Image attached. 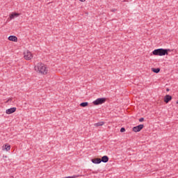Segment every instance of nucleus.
<instances>
[{
    "label": "nucleus",
    "instance_id": "nucleus-4",
    "mask_svg": "<svg viewBox=\"0 0 178 178\" xmlns=\"http://www.w3.org/2000/svg\"><path fill=\"white\" fill-rule=\"evenodd\" d=\"M106 102V99L105 98H99L97 100L93 102L94 105L98 106L103 104Z\"/></svg>",
    "mask_w": 178,
    "mask_h": 178
},
{
    "label": "nucleus",
    "instance_id": "nucleus-19",
    "mask_svg": "<svg viewBox=\"0 0 178 178\" xmlns=\"http://www.w3.org/2000/svg\"><path fill=\"white\" fill-rule=\"evenodd\" d=\"M81 2H84L86 0H79Z\"/></svg>",
    "mask_w": 178,
    "mask_h": 178
},
{
    "label": "nucleus",
    "instance_id": "nucleus-8",
    "mask_svg": "<svg viewBox=\"0 0 178 178\" xmlns=\"http://www.w3.org/2000/svg\"><path fill=\"white\" fill-rule=\"evenodd\" d=\"M10 145H8V144H5L3 146V148H2V150L4 151V150H6L7 152L10 151Z\"/></svg>",
    "mask_w": 178,
    "mask_h": 178
},
{
    "label": "nucleus",
    "instance_id": "nucleus-5",
    "mask_svg": "<svg viewBox=\"0 0 178 178\" xmlns=\"http://www.w3.org/2000/svg\"><path fill=\"white\" fill-rule=\"evenodd\" d=\"M144 128V125L143 124H140L137 127H135L133 128V131L134 132H139L140 131L143 129Z\"/></svg>",
    "mask_w": 178,
    "mask_h": 178
},
{
    "label": "nucleus",
    "instance_id": "nucleus-13",
    "mask_svg": "<svg viewBox=\"0 0 178 178\" xmlns=\"http://www.w3.org/2000/svg\"><path fill=\"white\" fill-rule=\"evenodd\" d=\"M104 124V122H100L95 124V127H101V126H103Z\"/></svg>",
    "mask_w": 178,
    "mask_h": 178
},
{
    "label": "nucleus",
    "instance_id": "nucleus-15",
    "mask_svg": "<svg viewBox=\"0 0 178 178\" xmlns=\"http://www.w3.org/2000/svg\"><path fill=\"white\" fill-rule=\"evenodd\" d=\"M88 105V102H83L80 104L81 107H86Z\"/></svg>",
    "mask_w": 178,
    "mask_h": 178
},
{
    "label": "nucleus",
    "instance_id": "nucleus-2",
    "mask_svg": "<svg viewBox=\"0 0 178 178\" xmlns=\"http://www.w3.org/2000/svg\"><path fill=\"white\" fill-rule=\"evenodd\" d=\"M168 51H170V49H156L152 54L154 56H164L168 55Z\"/></svg>",
    "mask_w": 178,
    "mask_h": 178
},
{
    "label": "nucleus",
    "instance_id": "nucleus-21",
    "mask_svg": "<svg viewBox=\"0 0 178 178\" xmlns=\"http://www.w3.org/2000/svg\"><path fill=\"white\" fill-rule=\"evenodd\" d=\"M10 99L8 100V102L10 101Z\"/></svg>",
    "mask_w": 178,
    "mask_h": 178
},
{
    "label": "nucleus",
    "instance_id": "nucleus-16",
    "mask_svg": "<svg viewBox=\"0 0 178 178\" xmlns=\"http://www.w3.org/2000/svg\"><path fill=\"white\" fill-rule=\"evenodd\" d=\"M79 177H80V175H74V176H71V177H66L65 178H78Z\"/></svg>",
    "mask_w": 178,
    "mask_h": 178
},
{
    "label": "nucleus",
    "instance_id": "nucleus-18",
    "mask_svg": "<svg viewBox=\"0 0 178 178\" xmlns=\"http://www.w3.org/2000/svg\"><path fill=\"white\" fill-rule=\"evenodd\" d=\"M144 121V118H140V120H139V122H143Z\"/></svg>",
    "mask_w": 178,
    "mask_h": 178
},
{
    "label": "nucleus",
    "instance_id": "nucleus-17",
    "mask_svg": "<svg viewBox=\"0 0 178 178\" xmlns=\"http://www.w3.org/2000/svg\"><path fill=\"white\" fill-rule=\"evenodd\" d=\"M125 131H126V130H125L124 128H122V129H120V131H121L122 133L124 132Z\"/></svg>",
    "mask_w": 178,
    "mask_h": 178
},
{
    "label": "nucleus",
    "instance_id": "nucleus-7",
    "mask_svg": "<svg viewBox=\"0 0 178 178\" xmlns=\"http://www.w3.org/2000/svg\"><path fill=\"white\" fill-rule=\"evenodd\" d=\"M171 100H172V97L170 95H165V97H164V102L168 104Z\"/></svg>",
    "mask_w": 178,
    "mask_h": 178
},
{
    "label": "nucleus",
    "instance_id": "nucleus-1",
    "mask_svg": "<svg viewBox=\"0 0 178 178\" xmlns=\"http://www.w3.org/2000/svg\"><path fill=\"white\" fill-rule=\"evenodd\" d=\"M35 70L42 74H47L48 72L46 65H44V64H42V63H38L35 67Z\"/></svg>",
    "mask_w": 178,
    "mask_h": 178
},
{
    "label": "nucleus",
    "instance_id": "nucleus-20",
    "mask_svg": "<svg viewBox=\"0 0 178 178\" xmlns=\"http://www.w3.org/2000/svg\"><path fill=\"white\" fill-rule=\"evenodd\" d=\"M177 104H178V101H177Z\"/></svg>",
    "mask_w": 178,
    "mask_h": 178
},
{
    "label": "nucleus",
    "instance_id": "nucleus-3",
    "mask_svg": "<svg viewBox=\"0 0 178 178\" xmlns=\"http://www.w3.org/2000/svg\"><path fill=\"white\" fill-rule=\"evenodd\" d=\"M33 56L29 50H26V51H24V58L26 60H30L33 58Z\"/></svg>",
    "mask_w": 178,
    "mask_h": 178
},
{
    "label": "nucleus",
    "instance_id": "nucleus-11",
    "mask_svg": "<svg viewBox=\"0 0 178 178\" xmlns=\"http://www.w3.org/2000/svg\"><path fill=\"white\" fill-rule=\"evenodd\" d=\"M109 159L107 156H104L102 158L101 161L103 163H107Z\"/></svg>",
    "mask_w": 178,
    "mask_h": 178
},
{
    "label": "nucleus",
    "instance_id": "nucleus-14",
    "mask_svg": "<svg viewBox=\"0 0 178 178\" xmlns=\"http://www.w3.org/2000/svg\"><path fill=\"white\" fill-rule=\"evenodd\" d=\"M160 68H153L152 69V71L154 72V73H156L158 74L159 72H160Z\"/></svg>",
    "mask_w": 178,
    "mask_h": 178
},
{
    "label": "nucleus",
    "instance_id": "nucleus-12",
    "mask_svg": "<svg viewBox=\"0 0 178 178\" xmlns=\"http://www.w3.org/2000/svg\"><path fill=\"white\" fill-rule=\"evenodd\" d=\"M19 15V14L15 13L14 14H11V15H10V19H13L14 17H17Z\"/></svg>",
    "mask_w": 178,
    "mask_h": 178
},
{
    "label": "nucleus",
    "instance_id": "nucleus-10",
    "mask_svg": "<svg viewBox=\"0 0 178 178\" xmlns=\"http://www.w3.org/2000/svg\"><path fill=\"white\" fill-rule=\"evenodd\" d=\"M8 40H9L10 41H13V42H17V36L11 35V36H10V37L8 38Z\"/></svg>",
    "mask_w": 178,
    "mask_h": 178
},
{
    "label": "nucleus",
    "instance_id": "nucleus-6",
    "mask_svg": "<svg viewBox=\"0 0 178 178\" xmlns=\"http://www.w3.org/2000/svg\"><path fill=\"white\" fill-rule=\"evenodd\" d=\"M17 108H11L8 110H6V113L8 115L12 114L16 111Z\"/></svg>",
    "mask_w": 178,
    "mask_h": 178
},
{
    "label": "nucleus",
    "instance_id": "nucleus-9",
    "mask_svg": "<svg viewBox=\"0 0 178 178\" xmlns=\"http://www.w3.org/2000/svg\"><path fill=\"white\" fill-rule=\"evenodd\" d=\"M92 162L95 164H99L102 163V159H95L92 160Z\"/></svg>",
    "mask_w": 178,
    "mask_h": 178
}]
</instances>
